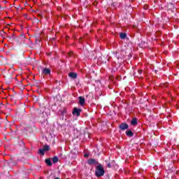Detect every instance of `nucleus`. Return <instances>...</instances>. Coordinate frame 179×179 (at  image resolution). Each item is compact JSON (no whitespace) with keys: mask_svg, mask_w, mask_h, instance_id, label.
Listing matches in <instances>:
<instances>
[{"mask_svg":"<svg viewBox=\"0 0 179 179\" xmlns=\"http://www.w3.org/2000/svg\"><path fill=\"white\" fill-rule=\"evenodd\" d=\"M40 109L38 111V118L41 124H44L45 122V106L44 105V100H39Z\"/></svg>","mask_w":179,"mask_h":179,"instance_id":"f257e3e1","label":"nucleus"},{"mask_svg":"<svg viewBox=\"0 0 179 179\" xmlns=\"http://www.w3.org/2000/svg\"><path fill=\"white\" fill-rule=\"evenodd\" d=\"M106 173L104 171V167L101 165V164H99L96 167L95 176L96 177L100 178L103 177Z\"/></svg>","mask_w":179,"mask_h":179,"instance_id":"f03ea898","label":"nucleus"},{"mask_svg":"<svg viewBox=\"0 0 179 179\" xmlns=\"http://www.w3.org/2000/svg\"><path fill=\"white\" fill-rule=\"evenodd\" d=\"M8 38L16 41L18 45H20V44H24V41L22 40V36L17 37L15 36V34H13L11 36H8Z\"/></svg>","mask_w":179,"mask_h":179,"instance_id":"7ed1b4c3","label":"nucleus"},{"mask_svg":"<svg viewBox=\"0 0 179 179\" xmlns=\"http://www.w3.org/2000/svg\"><path fill=\"white\" fill-rule=\"evenodd\" d=\"M82 112V109L78 108H74L72 114L73 115H77V117H79L80 115V113Z\"/></svg>","mask_w":179,"mask_h":179,"instance_id":"20e7f679","label":"nucleus"},{"mask_svg":"<svg viewBox=\"0 0 179 179\" xmlns=\"http://www.w3.org/2000/svg\"><path fill=\"white\" fill-rule=\"evenodd\" d=\"M129 128V125L127 123H122L119 125V129L122 131H125V129H128Z\"/></svg>","mask_w":179,"mask_h":179,"instance_id":"39448f33","label":"nucleus"},{"mask_svg":"<svg viewBox=\"0 0 179 179\" xmlns=\"http://www.w3.org/2000/svg\"><path fill=\"white\" fill-rule=\"evenodd\" d=\"M87 164H88L90 166H92V165H93V164H98V165L99 164V162H97L96 159H92V158H90V159H88Z\"/></svg>","mask_w":179,"mask_h":179,"instance_id":"423d86ee","label":"nucleus"},{"mask_svg":"<svg viewBox=\"0 0 179 179\" xmlns=\"http://www.w3.org/2000/svg\"><path fill=\"white\" fill-rule=\"evenodd\" d=\"M38 155L39 156H44L45 155V145H43V148L38 150Z\"/></svg>","mask_w":179,"mask_h":179,"instance_id":"0eeeda50","label":"nucleus"},{"mask_svg":"<svg viewBox=\"0 0 179 179\" xmlns=\"http://www.w3.org/2000/svg\"><path fill=\"white\" fill-rule=\"evenodd\" d=\"M78 100L80 106H83L85 105V103H86V99H85V97L83 96H79Z\"/></svg>","mask_w":179,"mask_h":179,"instance_id":"6e6552de","label":"nucleus"},{"mask_svg":"<svg viewBox=\"0 0 179 179\" xmlns=\"http://www.w3.org/2000/svg\"><path fill=\"white\" fill-rule=\"evenodd\" d=\"M45 163H46L47 166H48L49 167H51V166H52V162H51V158L46 159Z\"/></svg>","mask_w":179,"mask_h":179,"instance_id":"1a4fd4ad","label":"nucleus"},{"mask_svg":"<svg viewBox=\"0 0 179 179\" xmlns=\"http://www.w3.org/2000/svg\"><path fill=\"white\" fill-rule=\"evenodd\" d=\"M69 76L72 78V79H76L78 78V74L76 73H70Z\"/></svg>","mask_w":179,"mask_h":179,"instance_id":"9d476101","label":"nucleus"},{"mask_svg":"<svg viewBox=\"0 0 179 179\" xmlns=\"http://www.w3.org/2000/svg\"><path fill=\"white\" fill-rule=\"evenodd\" d=\"M126 135H127V136H129V138H131V137L134 136V133L131 130H127Z\"/></svg>","mask_w":179,"mask_h":179,"instance_id":"9b49d317","label":"nucleus"},{"mask_svg":"<svg viewBox=\"0 0 179 179\" xmlns=\"http://www.w3.org/2000/svg\"><path fill=\"white\" fill-rule=\"evenodd\" d=\"M45 75H46L47 79H48V75H49V76H51V69L46 68L45 69Z\"/></svg>","mask_w":179,"mask_h":179,"instance_id":"f8f14e48","label":"nucleus"},{"mask_svg":"<svg viewBox=\"0 0 179 179\" xmlns=\"http://www.w3.org/2000/svg\"><path fill=\"white\" fill-rule=\"evenodd\" d=\"M131 124L132 125H134V126L138 125V119L134 118V119L131 120Z\"/></svg>","mask_w":179,"mask_h":179,"instance_id":"ddd939ff","label":"nucleus"},{"mask_svg":"<svg viewBox=\"0 0 179 179\" xmlns=\"http://www.w3.org/2000/svg\"><path fill=\"white\" fill-rule=\"evenodd\" d=\"M120 38H122V40H125V38H127V34L125 33H120Z\"/></svg>","mask_w":179,"mask_h":179,"instance_id":"4468645a","label":"nucleus"},{"mask_svg":"<svg viewBox=\"0 0 179 179\" xmlns=\"http://www.w3.org/2000/svg\"><path fill=\"white\" fill-rule=\"evenodd\" d=\"M59 159H58V157H54L52 158V162L54 164H55V163H58Z\"/></svg>","mask_w":179,"mask_h":179,"instance_id":"2eb2a0df","label":"nucleus"},{"mask_svg":"<svg viewBox=\"0 0 179 179\" xmlns=\"http://www.w3.org/2000/svg\"><path fill=\"white\" fill-rule=\"evenodd\" d=\"M112 164H114V161H112L111 162H108L107 167H108V169H111V167H113V166H111Z\"/></svg>","mask_w":179,"mask_h":179,"instance_id":"dca6fc26","label":"nucleus"},{"mask_svg":"<svg viewBox=\"0 0 179 179\" xmlns=\"http://www.w3.org/2000/svg\"><path fill=\"white\" fill-rule=\"evenodd\" d=\"M50 150V145H45V152H48Z\"/></svg>","mask_w":179,"mask_h":179,"instance_id":"f3484780","label":"nucleus"},{"mask_svg":"<svg viewBox=\"0 0 179 179\" xmlns=\"http://www.w3.org/2000/svg\"><path fill=\"white\" fill-rule=\"evenodd\" d=\"M42 73L43 75H45V69H43Z\"/></svg>","mask_w":179,"mask_h":179,"instance_id":"a211bd4d","label":"nucleus"},{"mask_svg":"<svg viewBox=\"0 0 179 179\" xmlns=\"http://www.w3.org/2000/svg\"><path fill=\"white\" fill-rule=\"evenodd\" d=\"M69 57H72L73 55V52H70L69 53Z\"/></svg>","mask_w":179,"mask_h":179,"instance_id":"6ab92c4d","label":"nucleus"},{"mask_svg":"<svg viewBox=\"0 0 179 179\" xmlns=\"http://www.w3.org/2000/svg\"><path fill=\"white\" fill-rule=\"evenodd\" d=\"M138 75H142V70H138Z\"/></svg>","mask_w":179,"mask_h":179,"instance_id":"aec40b11","label":"nucleus"},{"mask_svg":"<svg viewBox=\"0 0 179 179\" xmlns=\"http://www.w3.org/2000/svg\"><path fill=\"white\" fill-rule=\"evenodd\" d=\"M38 16H40V17H43V13H38Z\"/></svg>","mask_w":179,"mask_h":179,"instance_id":"412c9836","label":"nucleus"},{"mask_svg":"<svg viewBox=\"0 0 179 179\" xmlns=\"http://www.w3.org/2000/svg\"><path fill=\"white\" fill-rule=\"evenodd\" d=\"M89 156V154H85L84 157H87Z\"/></svg>","mask_w":179,"mask_h":179,"instance_id":"4be33fe9","label":"nucleus"},{"mask_svg":"<svg viewBox=\"0 0 179 179\" xmlns=\"http://www.w3.org/2000/svg\"><path fill=\"white\" fill-rule=\"evenodd\" d=\"M51 54H52L51 52L48 53V57H50V55H51Z\"/></svg>","mask_w":179,"mask_h":179,"instance_id":"5701e85b","label":"nucleus"},{"mask_svg":"<svg viewBox=\"0 0 179 179\" xmlns=\"http://www.w3.org/2000/svg\"><path fill=\"white\" fill-rule=\"evenodd\" d=\"M167 85H168L167 83H165V84H164V86H166V87H167Z\"/></svg>","mask_w":179,"mask_h":179,"instance_id":"b1692460","label":"nucleus"},{"mask_svg":"<svg viewBox=\"0 0 179 179\" xmlns=\"http://www.w3.org/2000/svg\"><path fill=\"white\" fill-rule=\"evenodd\" d=\"M55 82H56V83H59V81H58V80H56Z\"/></svg>","mask_w":179,"mask_h":179,"instance_id":"393cba45","label":"nucleus"},{"mask_svg":"<svg viewBox=\"0 0 179 179\" xmlns=\"http://www.w3.org/2000/svg\"><path fill=\"white\" fill-rule=\"evenodd\" d=\"M55 179H61V178H55Z\"/></svg>","mask_w":179,"mask_h":179,"instance_id":"a878e982","label":"nucleus"},{"mask_svg":"<svg viewBox=\"0 0 179 179\" xmlns=\"http://www.w3.org/2000/svg\"><path fill=\"white\" fill-rule=\"evenodd\" d=\"M3 33H5V31H1Z\"/></svg>","mask_w":179,"mask_h":179,"instance_id":"bb28decb","label":"nucleus"},{"mask_svg":"<svg viewBox=\"0 0 179 179\" xmlns=\"http://www.w3.org/2000/svg\"><path fill=\"white\" fill-rule=\"evenodd\" d=\"M0 34H1V31H0Z\"/></svg>","mask_w":179,"mask_h":179,"instance_id":"cd10ccee","label":"nucleus"}]
</instances>
